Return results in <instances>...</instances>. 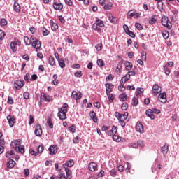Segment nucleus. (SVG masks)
<instances>
[{
    "label": "nucleus",
    "instance_id": "nucleus-1",
    "mask_svg": "<svg viewBox=\"0 0 179 179\" xmlns=\"http://www.w3.org/2000/svg\"><path fill=\"white\" fill-rule=\"evenodd\" d=\"M20 142H22V140H13L11 143L10 146H13L15 150V152H17L18 153H24V145H21Z\"/></svg>",
    "mask_w": 179,
    "mask_h": 179
},
{
    "label": "nucleus",
    "instance_id": "nucleus-2",
    "mask_svg": "<svg viewBox=\"0 0 179 179\" xmlns=\"http://www.w3.org/2000/svg\"><path fill=\"white\" fill-rule=\"evenodd\" d=\"M68 103H64V106L59 108L57 117L59 120H66V113H68Z\"/></svg>",
    "mask_w": 179,
    "mask_h": 179
},
{
    "label": "nucleus",
    "instance_id": "nucleus-3",
    "mask_svg": "<svg viewBox=\"0 0 179 179\" xmlns=\"http://www.w3.org/2000/svg\"><path fill=\"white\" fill-rule=\"evenodd\" d=\"M161 23L162 26L164 27H166L168 30H171V27H173V25L171 24V22L169 20V17L167 16H163L161 19Z\"/></svg>",
    "mask_w": 179,
    "mask_h": 179
},
{
    "label": "nucleus",
    "instance_id": "nucleus-4",
    "mask_svg": "<svg viewBox=\"0 0 179 179\" xmlns=\"http://www.w3.org/2000/svg\"><path fill=\"white\" fill-rule=\"evenodd\" d=\"M31 41L32 42V47L36 50V51H38L40 48H41V42L40 41L37 40V38L34 36H31Z\"/></svg>",
    "mask_w": 179,
    "mask_h": 179
},
{
    "label": "nucleus",
    "instance_id": "nucleus-5",
    "mask_svg": "<svg viewBox=\"0 0 179 179\" xmlns=\"http://www.w3.org/2000/svg\"><path fill=\"white\" fill-rule=\"evenodd\" d=\"M145 143L143 141L139 140L137 143H131L129 144V148H132L133 149H138V148H143Z\"/></svg>",
    "mask_w": 179,
    "mask_h": 179
},
{
    "label": "nucleus",
    "instance_id": "nucleus-6",
    "mask_svg": "<svg viewBox=\"0 0 179 179\" xmlns=\"http://www.w3.org/2000/svg\"><path fill=\"white\" fill-rule=\"evenodd\" d=\"M24 86V81L22 80H17L14 83V87L15 90H20L21 87H23Z\"/></svg>",
    "mask_w": 179,
    "mask_h": 179
},
{
    "label": "nucleus",
    "instance_id": "nucleus-7",
    "mask_svg": "<svg viewBox=\"0 0 179 179\" xmlns=\"http://www.w3.org/2000/svg\"><path fill=\"white\" fill-rule=\"evenodd\" d=\"M128 118V113L125 112L124 114H122L120 116V124L121 127H125L126 123H125V120Z\"/></svg>",
    "mask_w": 179,
    "mask_h": 179
},
{
    "label": "nucleus",
    "instance_id": "nucleus-8",
    "mask_svg": "<svg viewBox=\"0 0 179 179\" xmlns=\"http://www.w3.org/2000/svg\"><path fill=\"white\" fill-rule=\"evenodd\" d=\"M71 99H74V100H80V99H82V92L73 91L71 93Z\"/></svg>",
    "mask_w": 179,
    "mask_h": 179
},
{
    "label": "nucleus",
    "instance_id": "nucleus-9",
    "mask_svg": "<svg viewBox=\"0 0 179 179\" xmlns=\"http://www.w3.org/2000/svg\"><path fill=\"white\" fill-rule=\"evenodd\" d=\"M34 134L36 136H41L43 135V129H41V125L38 124L36 126Z\"/></svg>",
    "mask_w": 179,
    "mask_h": 179
},
{
    "label": "nucleus",
    "instance_id": "nucleus-10",
    "mask_svg": "<svg viewBox=\"0 0 179 179\" xmlns=\"http://www.w3.org/2000/svg\"><path fill=\"white\" fill-rule=\"evenodd\" d=\"M16 45H20V41L17 40V41H15L14 42H11L10 48H11L13 52H16V51L17 50Z\"/></svg>",
    "mask_w": 179,
    "mask_h": 179
},
{
    "label": "nucleus",
    "instance_id": "nucleus-11",
    "mask_svg": "<svg viewBox=\"0 0 179 179\" xmlns=\"http://www.w3.org/2000/svg\"><path fill=\"white\" fill-rule=\"evenodd\" d=\"M52 97L50 95H45L44 93L41 94V100H43L46 103H50L51 101Z\"/></svg>",
    "mask_w": 179,
    "mask_h": 179
},
{
    "label": "nucleus",
    "instance_id": "nucleus-12",
    "mask_svg": "<svg viewBox=\"0 0 179 179\" xmlns=\"http://www.w3.org/2000/svg\"><path fill=\"white\" fill-rule=\"evenodd\" d=\"M166 98L167 96L166 95V92L160 93L158 96L159 101L163 103L164 104L166 103V101H167Z\"/></svg>",
    "mask_w": 179,
    "mask_h": 179
},
{
    "label": "nucleus",
    "instance_id": "nucleus-13",
    "mask_svg": "<svg viewBox=\"0 0 179 179\" xmlns=\"http://www.w3.org/2000/svg\"><path fill=\"white\" fill-rule=\"evenodd\" d=\"M136 132H139L140 134H143V125L141 122H138L136 125Z\"/></svg>",
    "mask_w": 179,
    "mask_h": 179
},
{
    "label": "nucleus",
    "instance_id": "nucleus-14",
    "mask_svg": "<svg viewBox=\"0 0 179 179\" xmlns=\"http://www.w3.org/2000/svg\"><path fill=\"white\" fill-rule=\"evenodd\" d=\"M117 131L118 128L116 126H113L111 130L108 131L107 135H108V136H113L115 135V134H117Z\"/></svg>",
    "mask_w": 179,
    "mask_h": 179
},
{
    "label": "nucleus",
    "instance_id": "nucleus-15",
    "mask_svg": "<svg viewBox=\"0 0 179 179\" xmlns=\"http://www.w3.org/2000/svg\"><path fill=\"white\" fill-rule=\"evenodd\" d=\"M15 166H16V162L13 159L8 158L7 159V167L9 169H13Z\"/></svg>",
    "mask_w": 179,
    "mask_h": 179
},
{
    "label": "nucleus",
    "instance_id": "nucleus-16",
    "mask_svg": "<svg viewBox=\"0 0 179 179\" xmlns=\"http://www.w3.org/2000/svg\"><path fill=\"white\" fill-rule=\"evenodd\" d=\"M7 120L8 122L9 126L12 128L15 125V117L9 115L7 116Z\"/></svg>",
    "mask_w": 179,
    "mask_h": 179
},
{
    "label": "nucleus",
    "instance_id": "nucleus-17",
    "mask_svg": "<svg viewBox=\"0 0 179 179\" xmlns=\"http://www.w3.org/2000/svg\"><path fill=\"white\" fill-rule=\"evenodd\" d=\"M152 92L155 95L159 94V93H160V92H162V87L155 84L152 87Z\"/></svg>",
    "mask_w": 179,
    "mask_h": 179
},
{
    "label": "nucleus",
    "instance_id": "nucleus-18",
    "mask_svg": "<svg viewBox=\"0 0 179 179\" xmlns=\"http://www.w3.org/2000/svg\"><path fill=\"white\" fill-rule=\"evenodd\" d=\"M88 169L90 171H96L97 170V164L96 162H90Z\"/></svg>",
    "mask_w": 179,
    "mask_h": 179
},
{
    "label": "nucleus",
    "instance_id": "nucleus-19",
    "mask_svg": "<svg viewBox=\"0 0 179 179\" xmlns=\"http://www.w3.org/2000/svg\"><path fill=\"white\" fill-rule=\"evenodd\" d=\"M53 8L56 10H62V8H64V5H62V3L54 2L53 3Z\"/></svg>",
    "mask_w": 179,
    "mask_h": 179
},
{
    "label": "nucleus",
    "instance_id": "nucleus-20",
    "mask_svg": "<svg viewBox=\"0 0 179 179\" xmlns=\"http://www.w3.org/2000/svg\"><path fill=\"white\" fill-rule=\"evenodd\" d=\"M122 64H124V61L122 60L118 62L115 69L117 73H121L122 72Z\"/></svg>",
    "mask_w": 179,
    "mask_h": 179
},
{
    "label": "nucleus",
    "instance_id": "nucleus-21",
    "mask_svg": "<svg viewBox=\"0 0 179 179\" xmlns=\"http://www.w3.org/2000/svg\"><path fill=\"white\" fill-rule=\"evenodd\" d=\"M161 152L163 153L164 157L167 156V153L169 152V145L166 143L163 147H162Z\"/></svg>",
    "mask_w": 179,
    "mask_h": 179
},
{
    "label": "nucleus",
    "instance_id": "nucleus-22",
    "mask_svg": "<svg viewBox=\"0 0 179 179\" xmlns=\"http://www.w3.org/2000/svg\"><path fill=\"white\" fill-rule=\"evenodd\" d=\"M129 79H131V74H126L120 80V83H122L124 85L127 83V82H128Z\"/></svg>",
    "mask_w": 179,
    "mask_h": 179
},
{
    "label": "nucleus",
    "instance_id": "nucleus-23",
    "mask_svg": "<svg viewBox=\"0 0 179 179\" xmlns=\"http://www.w3.org/2000/svg\"><path fill=\"white\" fill-rule=\"evenodd\" d=\"M13 10L17 13L20 12V4H19L16 0H14Z\"/></svg>",
    "mask_w": 179,
    "mask_h": 179
},
{
    "label": "nucleus",
    "instance_id": "nucleus-24",
    "mask_svg": "<svg viewBox=\"0 0 179 179\" xmlns=\"http://www.w3.org/2000/svg\"><path fill=\"white\" fill-rule=\"evenodd\" d=\"M75 162L73 159H70L66 162V164H63L64 167H73Z\"/></svg>",
    "mask_w": 179,
    "mask_h": 179
},
{
    "label": "nucleus",
    "instance_id": "nucleus-25",
    "mask_svg": "<svg viewBox=\"0 0 179 179\" xmlns=\"http://www.w3.org/2000/svg\"><path fill=\"white\" fill-rule=\"evenodd\" d=\"M147 117H149L150 120H155V115H153V112L152 109H148L145 112Z\"/></svg>",
    "mask_w": 179,
    "mask_h": 179
},
{
    "label": "nucleus",
    "instance_id": "nucleus-26",
    "mask_svg": "<svg viewBox=\"0 0 179 179\" xmlns=\"http://www.w3.org/2000/svg\"><path fill=\"white\" fill-rule=\"evenodd\" d=\"M50 25L51 26V29L53 31H55V30H58V24L54 22L52 20H50Z\"/></svg>",
    "mask_w": 179,
    "mask_h": 179
},
{
    "label": "nucleus",
    "instance_id": "nucleus-27",
    "mask_svg": "<svg viewBox=\"0 0 179 179\" xmlns=\"http://www.w3.org/2000/svg\"><path fill=\"white\" fill-rule=\"evenodd\" d=\"M124 65L126 71H131L134 66V64L128 61L124 62Z\"/></svg>",
    "mask_w": 179,
    "mask_h": 179
},
{
    "label": "nucleus",
    "instance_id": "nucleus-28",
    "mask_svg": "<svg viewBox=\"0 0 179 179\" xmlns=\"http://www.w3.org/2000/svg\"><path fill=\"white\" fill-rule=\"evenodd\" d=\"M90 118L93 120L94 122L95 123L97 122L98 119H97V115H96V112L94 111L90 112Z\"/></svg>",
    "mask_w": 179,
    "mask_h": 179
},
{
    "label": "nucleus",
    "instance_id": "nucleus-29",
    "mask_svg": "<svg viewBox=\"0 0 179 179\" xmlns=\"http://www.w3.org/2000/svg\"><path fill=\"white\" fill-rule=\"evenodd\" d=\"M49 153L50 155V156H54V155H55V153H57V150H55V145H51L49 149Z\"/></svg>",
    "mask_w": 179,
    "mask_h": 179
},
{
    "label": "nucleus",
    "instance_id": "nucleus-30",
    "mask_svg": "<svg viewBox=\"0 0 179 179\" xmlns=\"http://www.w3.org/2000/svg\"><path fill=\"white\" fill-rule=\"evenodd\" d=\"M156 22H157V17L152 15L148 22L150 24H155Z\"/></svg>",
    "mask_w": 179,
    "mask_h": 179
},
{
    "label": "nucleus",
    "instance_id": "nucleus-31",
    "mask_svg": "<svg viewBox=\"0 0 179 179\" xmlns=\"http://www.w3.org/2000/svg\"><path fill=\"white\" fill-rule=\"evenodd\" d=\"M15 157V153H13V150L8 151L6 154V157L7 159H10V157Z\"/></svg>",
    "mask_w": 179,
    "mask_h": 179
},
{
    "label": "nucleus",
    "instance_id": "nucleus-32",
    "mask_svg": "<svg viewBox=\"0 0 179 179\" xmlns=\"http://www.w3.org/2000/svg\"><path fill=\"white\" fill-rule=\"evenodd\" d=\"M48 63H49L50 65H51L52 66H54L55 65V59H54V57H52V56H50V57H49Z\"/></svg>",
    "mask_w": 179,
    "mask_h": 179
},
{
    "label": "nucleus",
    "instance_id": "nucleus-33",
    "mask_svg": "<svg viewBox=\"0 0 179 179\" xmlns=\"http://www.w3.org/2000/svg\"><path fill=\"white\" fill-rule=\"evenodd\" d=\"M24 41L25 45H30L31 44V40H30L27 36L24 37Z\"/></svg>",
    "mask_w": 179,
    "mask_h": 179
},
{
    "label": "nucleus",
    "instance_id": "nucleus-34",
    "mask_svg": "<svg viewBox=\"0 0 179 179\" xmlns=\"http://www.w3.org/2000/svg\"><path fill=\"white\" fill-rule=\"evenodd\" d=\"M119 99L120 100V101H126L127 100V94H121L119 96Z\"/></svg>",
    "mask_w": 179,
    "mask_h": 179
},
{
    "label": "nucleus",
    "instance_id": "nucleus-35",
    "mask_svg": "<svg viewBox=\"0 0 179 179\" xmlns=\"http://www.w3.org/2000/svg\"><path fill=\"white\" fill-rule=\"evenodd\" d=\"M47 124L49 127L51 129L54 128V124H52V121L51 120L50 117H48L47 120Z\"/></svg>",
    "mask_w": 179,
    "mask_h": 179
},
{
    "label": "nucleus",
    "instance_id": "nucleus-36",
    "mask_svg": "<svg viewBox=\"0 0 179 179\" xmlns=\"http://www.w3.org/2000/svg\"><path fill=\"white\" fill-rule=\"evenodd\" d=\"M64 170L67 177H71V176H72V171H71L66 166H64Z\"/></svg>",
    "mask_w": 179,
    "mask_h": 179
},
{
    "label": "nucleus",
    "instance_id": "nucleus-37",
    "mask_svg": "<svg viewBox=\"0 0 179 179\" xmlns=\"http://www.w3.org/2000/svg\"><path fill=\"white\" fill-rule=\"evenodd\" d=\"M42 33H43V36H48V34H50V31L45 27L43 28Z\"/></svg>",
    "mask_w": 179,
    "mask_h": 179
},
{
    "label": "nucleus",
    "instance_id": "nucleus-38",
    "mask_svg": "<svg viewBox=\"0 0 179 179\" xmlns=\"http://www.w3.org/2000/svg\"><path fill=\"white\" fill-rule=\"evenodd\" d=\"M162 37H164L165 40H167V38H169V31H164L162 32Z\"/></svg>",
    "mask_w": 179,
    "mask_h": 179
},
{
    "label": "nucleus",
    "instance_id": "nucleus-39",
    "mask_svg": "<svg viewBox=\"0 0 179 179\" xmlns=\"http://www.w3.org/2000/svg\"><path fill=\"white\" fill-rule=\"evenodd\" d=\"M59 66H60V68H65V62L64 61V59H61L59 60Z\"/></svg>",
    "mask_w": 179,
    "mask_h": 179
},
{
    "label": "nucleus",
    "instance_id": "nucleus-40",
    "mask_svg": "<svg viewBox=\"0 0 179 179\" xmlns=\"http://www.w3.org/2000/svg\"><path fill=\"white\" fill-rule=\"evenodd\" d=\"M37 150L38 153H43V151L44 150V145H40L39 146H38Z\"/></svg>",
    "mask_w": 179,
    "mask_h": 179
},
{
    "label": "nucleus",
    "instance_id": "nucleus-41",
    "mask_svg": "<svg viewBox=\"0 0 179 179\" xmlns=\"http://www.w3.org/2000/svg\"><path fill=\"white\" fill-rule=\"evenodd\" d=\"M132 103H133V106L136 107L138 106V103H139V101L136 99V97H133Z\"/></svg>",
    "mask_w": 179,
    "mask_h": 179
},
{
    "label": "nucleus",
    "instance_id": "nucleus-42",
    "mask_svg": "<svg viewBox=\"0 0 179 179\" xmlns=\"http://www.w3.org/2000/svg\"><path fill=\"white\" fill-rule=\"evenodd\" d=\"M113 139L115 142H120L121 141V138L115 134L113 136Z\"/></svg>",
    "mask_w": 179,
    "mask_h": 179
},
{
    "label": "nucleus",
    "instance_id": "nucleus-43",
    "mask_svg": "<svg viewBox=\"0 0 179 179\" xmlns=\"http://www.w3.org/2000/svg\"><path fill=\"white\" fill-rule=\"evenodd\" d=\"M96 24L99 26V27H104V23L101 20H97Z\"/></svg>",
    "mask_w": 179,
    "mask_h": 179
},
{
    "label": "nucleus",
    "instance_id": "nucleus-44",
    "mask_svg": "<svg viewBox=\"0 0 179 179\" xmlns=\"http://www.w3.org/2000/svg\"><path fill=\"white\" fill-rule=\"evenodd\" d=\"M97 65H98V66H104V65H106V64H104V61H103V59H98Z\"/></svg>",
    "mask_w": 179,
    "mask_h": 179
},
{
    "label": "nucleus",
    "instance_id": "nucleus-45",
    "mask_svg": "<svg viewBox=\"0 0 179 179\" xmlns=\"http://www.w3.org/2000/svg\"><path fill=\"white\" fill-rule=\"evenodd\" d=\"M141 58L143 61H146V52H141Z\"/></svg>",
    "mask_w": 179,
    "mask_h": 179
},
{
    "label": "nucleus",
    "instance_id": "nucleus-46",
    "mask_svg": "<svg viewBox=\"0 0 179 179\" xmlns=\"http://www.w3.org/2000/svg\"><path fill=\"white\" fill-rule=\"evenodd\" d=\"M0 24L1 26H6V24H8V21H6L5 18H2L0 21Z\"/></svg>",
    "mask_w": 179,
    "mask_h": 179
},
{
    "label": "nucleus",
    "instance_id": "nucleus-47",
    "mask_svg": "<svg viewBox=\"0 0 179 179\" xmlns=\"http://www.w3.org/2000/svg\"><path fill=\"white\" fill-rule=\"evenodd\" d=\"M103 8H104V9H106L107 10H110V9H111V8H113V3H110L108 4H106Z\"/></svg>",
    "mask_w": 179,
    "mask_h": 179
},
{
    "label": "nucleus",
    "instance_id": "nucleus-48",
    "mask_svg": "<svg viewBox=\"0 0 179 179\" xmlns=\"http://www.w3.org/2000/svg\"><path fill=\"white\" fill-rule=\"evenodd\" d=\"M157 6L159 10H162L163 9V3L162 1H157Z\"/></svg>",
    "mask_w": 179,
    "mask_h": 179
},
{
    "label": "nucleus",
    "instance_id": "nucleus-49",
    "mask_svg": "<svg viewBox=\"0 0 179 179\" xmlns=\"http://www.w3.org/2000/svg\"><path fill=\"white\" fill-rule=\"evenodd\" d=\"M95 48L98 51H101V48H103V44L102 43H98L96 45Z\"/></svg>",
    "mask_w": 179,
    "mask_h": 179
},
{
    "label": "nucleus",
    "instance_id": "nucleus-50",
    "mask_svg": "<svg viewBox=\"0 0 179 179\" xmlns=\"http://www.w3.org/2000/svg\"><path fill=\"white\" fill-rule=\"evenodd\" d=\"M69 131H71V132H72L73 134H75V132L76 131V127H75V125H71V127H69Z\"/></svg>",
    "mask_w": 179,
    "mask_h": 179
},
{
    "label": "nucleus",
    "instance_id": "nucleus-51",
    "mask_svg": "<svg viewBox=\"0 0 179 179\" xmlns=\"http://www.w3.org/2000/svg\"><path fill=\"white\" fill-rule=\"evenodd\" d=\"M135 12H131V11H129L128 13H127V17H128V19H131V17H134V16H135Z\"/></svg>",
    "mask_w": 179,
    "mask_h": 179
},
{
    "label": "nucleus",
    "instance_id": "nucleus-52",
    "mask_svg": "<svg viewBox=\"0 0 179 179\" xmlns=\"http://www.w3.org/2000/svg\"><path fill=\"white\" fill-rule=\"evenodd\" d=\"M5 38V32L3 30H0V41H2Z\"/></svg>",
    "mask_w": 179,
    "mask_h": 179
},
{
    "label": "nucleus",
    "instance_id": "nucleus-53",
    "mask_svg": "<svg viewBox=\"0 0 179 179\" xmlns=\"http://www.w3.org/2000/svg\"><path fill=\"white\" fill-rule=\"evenodd\" d=\"M29 153L30 155H31L32 156H37V155H38V152L36 151H34V150L33 149H29Z\"/></svg>",
    "mask_w": 179,
    "mask_h": 179
},
{
    "label": "nucleus",
    "instance_id": "nucleus-54",
    "mask_svg": "<svg viewBox=\"0 0 179 179\" xmlns=\"http://www.w3.org/2000/svg\"><path fill=\"white\" fill-rule=\"evenodd\" d=\"M23 96L25 100H29V99H30V94L27 92H24Z\"/></svg>",
    "mask_w": 179,
    "mask_h": 179
},
{
    "label": "nucleus",
    "instance_id": "nucleus-55",
    "mask_svg": "<svg viewBox=\"0 0 179 179\" xmlns=\"http://www.w3.org/2000/svg\"><path fill=\"white\" fill-rule=\"evenodd\" d=\"M135 27H136V29H138V30H142V29H143V27H142V24H141V23L136 22L135 24Z\"/></svg>",
    "mask_w": 179,
    "mask_h": 179
},
{
    "label": "nucleus",
    "instance_id": "nucleus-56",
    "mask_svg": "<svg viewBox=\"0 0 179 179\" xmlns=\"http://www.w3.org/2000/svg\"><path fill=\"white\" fill-rule=\"evenodd\" d=\"M118 90L120 92H124V90H125V86H124L122 83H120V85L118 86Z\"/></svg>",
    "mask_w": 179,
    "mask_h": 179
},
{
    "label": "nucleus",
    "instance_id": "nucleus-57",
    "mask_svg": "<svg viewBox=\"0 0 179 179\" xmlns=\"http://www.w3.org/2000/svg\"><path fill=\"white\" fill-rule=\"evenodd\" d=\"M123 29L126 33V34H127L131 30H129V28L128 27V25L124 24L123 25Z\"/></svg>",
    "mask_w": 179,
    "mask_h": 179
},
{
    "label": "nucleus",
    "instance_id": "nucleus-58",
    "mask_svg": "<svg viewBox=\"0 0 179 179\" xmlns=\"http://www.w3.org/2000/svg\"><path fill=\"white\" fill-rule=\"evenodd\" d=\"M164 71H165L166 75H170V70L169 69L168 67H166V66H164Z\"/></svg>",
    "mask_w": 179,
    "mask_h": 179
},
{
    "label": "nucleus",
    "instance_id": "nucleus-59",
    "mask_svg": "<svg viewBox=\"0 0 179 179\" xmlns=\"http://www.w3.org/2000/svg\"><path fill=\"white\" fill-rule=\"evenodd\" d=\"M59 179H68V178L65 176V173H60L59 174Z\"/></svg>",
    "mask_w": 179,
    "mask_h": 179
},
{
    "label": "nucleus",
    "instance_id": "nucleus-60",
    "mask_svg": "<svg viewBox=\"0 0 179 179\" xmlns=\"http://www.w3.org/2000/svg\"><path fill=\"white\" fill-rule=\"evenodd\" d=\"M121 108L123 111L127 110V108H128V104L127 103H124L122 105Z\"/></svg>",
    "mask_w": 179,
    "mask_h": 179
},
{
    "label": "nucleus",
    "instance_id": "nucleus-61",
    "mask_svg": "<svg viewBox=\"0 0 179 179\" xmlns=\"http://www.w3.org/2000/svg\"><path fill=\"white\" fill-rule=\"evenodd\" d=\"M145 90H143V88H138L136 90V94H141V93H143Z\"/></svg>",
    "mask_w": 179,
    "mask_h": 179
},
{
    "label": "nucleus",
    "instance_id": "nucleus-62",
    "mask_svg": "<svg viewBox=\"0 0 179 179\" xmlns=\"http://www.w3.org/2000/svg\"><path fill=\"white\" fill-rule=\"evenodd\" d=\"M121 115H122V114H120V113H118V112H115V117H116V118H117L119 122H120V120H121Z\"/></svg>",
    "mask_w": 179,
    "mask_h": 179
},
{
    "label": "nucleus",
    "instance_id": "nucleus-63",
    "mask_svg": "<svg viewBox=\"0 0 179 179\" xmlns=\"http://www.w3.org/2000/svg\"><path fill=\"white\" fill-rule=\"evenodd\" d=\"M117 169H118V171H120V173H122V171H124L125 167H124V166H122V165H119L117 166Z\"/></svg>",
    "mask_w": 179,
    "mask_h": 179
},
{
    "label": "nucleus",
    "instance_id": "nucleus-64",
    "mask_svg": "<svg viewBox=\"0 0 179 179\" xmlns=\"http://www.w3.org/2000/svg\"><path fill=\"white\" fill-rule=\"evenodd\" d=\"M8 104H13V99L11 96L8 97Z\"/></svg>",
    "mask_w": 179,
    "mask_h": 179
}]
</instances>
